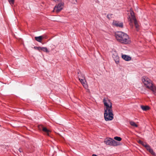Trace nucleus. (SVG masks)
<instances>
[{"label":"nucleus","mask_w":156,"mask_h":156,"mask_svg":"<svg viewBox=\"0 0 156 156\" xmlns=\"http://www.w3.org/2000/svg\"><path fill=\"white\" fill-rule=\"evenodd\" d=\"M34 48H35V49H37L39 51H40V50L41 47H34Z\"/></svg>","instance_id":"21"},{"label":"nucleus","mask_w":156,"mask_h":156,"mask_svg":"<svg viewBox=\"0 0 156 156\" xmlns=\"http://www.w3.org/2000/svg\"><path fill=\"white\" fill-rule=\"evenodd\" d=\"M64 4L62 3H60L56 5L54 7L53 12L58 13L60 11L63 9Z\"/></svg>","instance_id":"6"},{"label":"nucleus","mask_w":156,"mask_h":156,"mask_svg":"<svg viewBox=\"0 0 156 156\" xmlns=\"http://www.w3.org/2000/svg\"><path fill=\"white\" fill-rule=\"evenodd\" d=\"M112 14H108L107 16V17L108 19H110L112 17Z\"/></svg>","instance_id":"20"},{"label":"nucleus","mask_w":156,"mask_h":156,"mask_svg":"<svg viewBox=\"0 0 156 156\" xmlns=\"http://www.w3.org/2000/svg\"><path fill=\"white\" fill-rule=\"evenodd\" d=\"M143 142V141H142L140 140H139L138 141V143L141 144Z\"/></svg>","instance_id":"22"},{"label":"nucleus","mask_w":156,"mask_h":156,"mask_svg":"<svg viewBox=\"0 0 156 156\" xmlns=\"http://www.w3.org/2000/svg\"><path fill=\"white\" fill-rule=\"evenodd\" d=\"M117 40L122 43L127 44L130 42L129 36L125 33L121 31L117 32L115 34Z\"/></svg>","instance_id":"2"},{"label":"nucleus","mask_w":156,"mask_h":156,"mask_svg":"<svg viewBox=\"0 0 156 156\" xmlns=\"http://www.w3.org/2000/svg\"><path fill=\"white\" fill-rule=\"evenodd\" d=\"M92 156H98L96 154H93L92 155Z\"/></svg>","instance_id":"23"},{"label":"nucleus","mask_w":156,"mask_h":156,"mask_svg":"<svg viewBox=\"0 0 156 156\" xmlns=\"http://www.w3.org/2000/svg\"><path fill=\"white\" fill-rule=\"evenodd\" d=\"M42 131L45 132L46 133V134L48 136H49V133L51 132V131L50 130L48 129L45 127H44V128H43Z\"/></svg>","instance_id":"13"},{"label":"nucleus","mask_w":156,"mask_h":156,"mask_svg":"<svg viewBox=\"0 0 156 156\" xmlns=\"http://www.w3.org/2000/svg\"><path fill=\"white\" fill-rule=\"evenodd\" d=\"M130 124L133 126H135V127H137L138 126L136 124L135 122H134L133 121H131L130 122Z\"/></svg>","instance_id":"16"},{"label":"nucleus","mask_w":156,"mask_h":156,"mask_svg":"<svg viewBox=\"0 0 156 156\" xmlns=\"http://www.w3.org/2000/svg\"><path fill=\"white\" fill-rule=\"evenodd\" d=\"M40 50L46 52H49V51L46 47H41L40 48Z\"/></svg>","instance_id":"15"},{"label":"nucleus","mask_w":156,"mask_h":156,"mask_svg":"<svg viewBox=\"0 0 156 156\" xmlns=\"http://www.w3.org/2000/svg\"><path fill=\"white\" fill-rule=\"evenodd\" d=\"M141 107L144 111H147L149 109V107L147 106H144L142 105L141 106Z\"/></svg>","instance_id":"14"},{"label":"nucleus","mask_w":156,"mask_h":156,"mask_svg":"<svg viewBox=\"0 0 156 156\" xmlns=\"http://www.w3.org/2000/svg\"><path fill=\"white\" fill-rule=\"evenodd\" d=\"M142 81L146 87L151 90L153 92H156V88L152 84L151 81L148 78L144 76Z\"/></svg>","instance_id":"3"},{"label":"nucleus","mask_w":156,"mask_h":156,"mask_svg":"<svg viewBox=\"0 0 156 156\" xmlns=\"http://www.w3.org/2000/svg\"><path fill=\"white\" fill-rule=\"evenodd\" d=\"M141 144L145 147L147 150L153 156L155 155V153L153 151V150L150 147V146L149 145L143 142Z\"/></svg>","instance_id":"7"},{"label":"nucleus","mask_w":156,"mask_h":156,"mask_svg":"<svg viewBox=\"0 0 156 156\" xmlns=\"http://www.w3.org/2000/svg\"><path fill=\"white\" fill-rule=\"evenodd\" d=\"M46 36L42 35L39 37H35L34 38L37 41L41 42L42 39L44 38H46Z\"/></svg>","instance_id":"11"},{"label":"nucleus","mask_w":156,"mask_h":156,"mask_svg":"<svg viewBox=\"0 0 156 156\" xmlns=\"http://www.w3.org/2000/svg\"><path fill=\"white\" fill-rule=\"evenodd\" d=\"M112 57L116 64H118L119 62V58L117 52L115 51H112Z\"/></svg>","instance_id":"8"},{"label":"nucleus","mask_w":156,"mask_h":156,"mask_svg":"<svg viewBox=\"0 0 156 156\" xmlns=\"http://www.w3.org/2000/svg\"><path fill=\"white\" fill-rule=\"evenodd\" d=\"M104 105V116L106 121L112 120L113 119V114L112 110V103L109 99L108 98L103 99Z\"/></svg>","instance_id":"1"},{"label":"nucleus","mask_w":156,"mask_h":156,"mask_svg":"<svg viewBox=\"0 0 156 156\" xmlns=\"http://www.w3.org/2000/svg\"><path fill=\"white\" fill-rule=\"evenodd\" d=\"M19 151H20V152H21V151L20 149H19Z\"/></svg>","instance_id":"24"},{"label":"nucleus","mask_w":156,"mask_h":156,"mask_svg":"<svg viewBox=\"0 0 156 156\" xmlns=\"http://www.w3.org/2000/svg\"><path fill=\"white\" fill-rule=\"evenodd\" d=\"M114 139L118 141H120L122 139L121 137L118 136H115L114 138Z\"/></svg>","instance_id":"17"},{"label":"nucleus","mask_w":156,"mask_h":156,"mask_svg":"<svg viewBox=\"0 0 156 156\" xmlns=\"http://www.w3.org/2000/svg\"><path fill=\"white\" fill-rule=\"evenodd\" d=\"M122 58L124 60L126 61H129L131 60V58L130 57L126 55H122Z\"/></svg>","instance_id":"12"},{"label":"nucleus","mask_w":156,"mask_h":156,"mask_svg":"<svg viewBox=\"0 0 156 156\" xmlns=\"http://www.w3.org/2000/svg\"><path fill=\"white\" fill-rule=\"evenodd\" d=\"M130 25H131V26L132 27H133V24H130Z\"/></svg>","instance_id":"25"},{"label":"nucleus","mask_w":156,"mask_h":156,"mask_svg":"<svg viewBox=\"0 0 156 156\" xmlns=\"http://www.w3.org/2000/svg\"><path fill=\"white\" fill-rule=\"evenodd\" d=\"M44 127L43 126V125H39L38 126V128L39 130H43V128H44Z\"/></svg>","instance_id":"18"},{"label":"nucleus","mask_w":156,"mask_h":156,"mask_svg":"<svg viewBox=\"0 0 156 156\" xmlns=\"http://www.w3.org/2000/svg\"><path fill=\"white\" fill-rule=\"evenodd\" d=\"M112 23L114 25L117 27L122 28L123 27V23H122L117 21L115 20L113 21Z\"/></svg>","instance_id":"10"},{"label":"nucleus","mask_w":156,"mask_h":156,"mask_svg":"<svg viewBox=\"0 0 156 156\" xmlns=\"http://www.w3.org/2000/svg\"><path fill=\"white\" fill-rule=\"evenodd\" d=\"M10 5L13 4L14 3V0H8Z\"/></svg>","instance_id":"19"},{"label":"nucleus","mask_w":156,"mask_h":156,"mask_svg":"<svg viewBox=\"0 0 156 156\" xmlns=\"http://www.w3.org/2000/svg\"><path fill=\"white\" fill-rule=\"evenodd\" d=\"M104 143L107 145L111 146H116L119 145L118 142L109 138H105L104 140Z\"/></svg>","instance_id":"5"},{"label":"nucleus","mask_w":156,"mask_h":156,"mask_svg":"<svg viewBox=\"0 0 156 156\" xmlns=\"http://www.w3.org/2000/svg\"><path fill=\"white\" fill-rule=\"evenodd\" d=\"M130 16H129V20L130 21V23H132L133 21H134V23L135 24V27L136 29V30L138 31V30L139 25L136 20L135 16L134 15V13L133 10L131 9L130 10Z\"/></svg>","instance_id":"4"},{"label":"nucleus","mask_w":156,"mask_h":156,"mask_svg":"<svg viewBox=\"0 0 156 156\" xmlns=\"http://www.w3.org/2000/svg\"><path fill=\"white\" fill-rule=\"evenodd\" d=\"M79 79L83 87L87 89L88 88V86L87 84L86 80L84 76H82V78L79 77Z\"/></svg>","instance_id":"9"}]
</instances>
